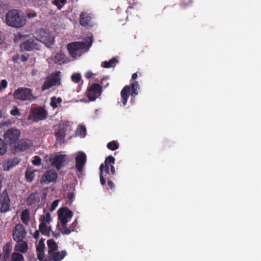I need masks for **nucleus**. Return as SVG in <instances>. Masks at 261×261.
I'll use <instances>...</instances> for the list:
<instances>
[{
  "instance_id": "obj_1",
  "label": "nucleus",
  "mask_w": 261,
  "mask_h": 261,
  "mask_svg": "<svg viewBox=\"0 0 261 261\" xmlns=\"http://www.w3.org/2000/svg\"><path fill=\"white\" fill-rule=\"evenodd\" d=\"M93 36H87L83 42H73L68 44L67 48L70 55L73 58L80 57L88 50L93 43Z\"/></svg>"
},
{
  "instance_id": "obj_2",
  "label": "nucleus",
  "mask_w": 261,
  "mask_h": 261,
  "mask_svg": "<svg viewBox=\"0 0 261 261\" xmlns=\"http://www.w3.org/2000/svg\"><path fill=\"white\" fill-rule=\"evenodd\" d=\"M27 19L20 10L11 9L5 15V23L9 27L20 28L26 23Z\"/></svg>"
},
{
  "instance_id": "obj_3",
  "label": "nucleus",
  "mask_w": 261,
  "mask_h": 261,
  "mask_svg": "<svg viewBox=\"0 0 261 261\" xmlns=\"http://www.w3.org/2000/svg\"><path fill=\"white\" fill-rule=\"evenodd\" d=\"M139 85L138 81H134L130 85L125 86L121 91V97L123 106L126 105L130 95L135 97L138 94Z\"/></svg>"
},
{
  "instance_id": "obj_4",
  "label": "nucleus",
  "mask_w": 261,
  "mask_h": 261,
  "mask_svg": "<svg viewBox=\"0 0 261 261\" xmlns=\"http://www.w3.org/2000/svg\"><path fill=\"white\" fill-rule=\"evenodd\" d=\"M61 73L59 71L51 73L45 78V80L41 87V90L45 91L53 86L61 85Z\"/></svg>"
},
{
  "instance_id": "obj_5",
  "label": "nucleus",
  "mask_w": 261,
  "mask_h": 261,
  "mask_svg": "<svg viewBox=\"0 0 261 261\" xmlns=\"http://www.w3.org/2000/svg\"><path fill=\"white\" fill-rule=\"evenodd\" d=\"M36 35L38 41L39 40L46 46L49 47L52 45L55 42L54 37L48 30L45 29H38L36 32Z\"/></svg>"
},
{
  "instance_id": "obj_6",
  "label": "nucleus",
  "mask_w": 261,
  "mask_h": 261,
  "mask_svg": "<svg viewBox=\"0 0 261 261\" xmlns=\"http://www.w3.org/2000/svg\"><path fill=\"white\" fill-rule=\"evenodd\" d=\"M14 98L21 101H32L35 99L32 90L28 88H18L13 93Z\"/></svg>"
},
{
  "instance_id": "obj_7",
  "label": "nucleus",
  "mask_w": 261,
  "mask_h": 261,
  "mask_svg": "<svg viewBox=\"0 0 261 261\" xmlns=\"http://www.w3.org/2000/svg\"><path fill=\"white\" fill-rule=\"evenodd\" d=\"M30 117V119L35 122L43 120L47 117V112L41 106L35 107L32 109Z\"/></svg>"
},
{
  "instance_id": "obj_8",
  "label": "nucleus",
  "mask_w": 261,
  "mask_h": 261,
  "mask_svg": "<svg viewBox=\"0 0 261 261\" xmlns=\"http://www.w3.org/2000/svg\"><path fill=\"white\" fill-rule=\"evenodd\" d=\"M102 92V87L98 84H92L86 91V95L90 101L95 100L99 97Z\"/></svg>"
},
{
  "instance_id": "obj_9",
  "label": "nucleus",
  "mask_w": 261,
  "mask_h": 261,
  "mask_svg": "<svg viewBox=\"0 0 261 261\" xmlns=\"http://www.w3.org/2000/svg\"><path fill=\"white\" fill-rule=\"evenodd\" d=\"M115 158L112 155H109V156L106 158L105 161V164H102L100 165L99 167V176L100 182L101 185H105V181L103 178V172H105L107 173H108L109 172V170H110V166L114 165L115 163Z\"/></svg>"
},
{
  "instance_id": "obj_10",
  "label": "nucleus",
  "mask_w": 261,
  "mask_h": 261,
  "mask_svg": "<svg viewBox=\"0 0 261 261\" xmlns=\"http://www.w3.org/2000/svg\"><path fill=\"white\" fill-rule=\"evenodd\" d=\"M11 201L6 189L0 193V213H5L10 210Z\"/></svg>"
},
{
  "instance_id": "obj_11",
  "label": "nucleus",
  "mask_w": 261,
  "mask_h": 261,
  "mask_svg": "<svg viewBox=\"0 0 261 261\" xmlns=\"http://www.w3.org/2000/svg\"><path fill=\"white\" fill-rule=\"evenodd\" d=\"M20 135V131L17 129L10 128L7 130L4 134L5 140L13 147V146L18 141Z\"/></svg>"
},
{
  "instance_id": "obj_12",
  "label": "nucleus",
  "mask_w": 261,
  "mask_h": 261,
  "mask_svg": "<svg viewBox=\"0 0 261 261\" xmlns=\"http://www.w3.org/2000/svg\"><path fill=\"white\" fill-rule=\"evenodd\" d=\"M72 212L67 207H61L58 211V219L60 220L62 227L65 225L73 216Z\"/></svg>"
},
{
  "instance_id": "obj_13",
  "label": "nucleus",
  "mask_w": 261,
  "mask_h": 261,
  "mask_svg": "<svg viewBox=\"0 0 261 261\" xmlns=\"http://www.w3.org/2000/svg\"><path fill=\"white\" fill-rule=\"evenodd\" d=\"M94 18L93 14L88 11H82L80 14L79 23L81 25L86 28L93 27L92 20Z\"/></svg>"
},
{
  "instance_id": "obj_14",
  "label": "nucleus",
  "mask_w": 261,
  "mask_h": 261,
  "mask_svg": "<svg viewBox=\"0 0 261 261\" xmlns=\"http://www.w3.org/2000/svg\"><path fill=\"white\" fill-rule=\"evenodd\" d=\"M27 234L24 226L21 224H17L13 230V239L16 242L23 240Z\"/></svg>"
},
{
  "instance_id": "obj_15",
  "label": "nucleus",
  "mask_w": 261,
  "mask_h": 261,
  "mask_svg": "<svg viewBox=\"0 0 261 261\" xmlns=\"http://www.w3.org/2000/svg\"><path fill=\"white\" fill-rule=\"evenodd\" d=\"M21 51H32L39 49L38 39L30 38L21 44L20 46Z\"/></svg>"
},
{
  "instance_id": "obj_16",
  "label": "nucleus",
  "mask_w": 261,
  "mask_h": 261,
  "mask_svg": "<svg viewBox=\"0 0 261 261\" xmlns=\"http://www.w3.org/2000/svg\"><path fill=\"white\" fill-rule=\"evenodd\" d=\"M57 177L58 174L55 170L46 171L42 175L40 179V183L42 185H48L50 182L56 181Z\"/></svg>"
},
{
  "instance_id": "obj_17",
  "label": "nucleus",
  "mask_w": 261,
  "mask_h": 261,
  "mask_svg": "<svg viewBox=\"0 0 261 261\" xmlns=\"http://www.w3.org/2000/svg\"><path fill=\"white\" fill-rule=\"evenodd\" d=\"M75 161L76 171L81 173L87 162L86 154L84 152L79 151L75 158Z\"/></svg>"
},
{
  "instance_id": "obj_18",
  "label": "nucleus",
  "mask_w": 261,
  "mask_h": 261,
  "mask_svg": "<svg viewBox=\"0 0 261 261\" xmlns=\"http://www.w3.org/2000/svg\"><path fill=\"white\" fill-rule=\"evenodd\" d=\"M67 155L66 154H56L51 159V165L59 170L64 166L65 163L67 161Z\"/></svg>"
},
{
  "instance_id": "obj_19",
  "label": "nucleus",
  "mask_w": 261,
  "mask_h": 261,
  "mask_svg": "<svg viewBox=\"0 0 261 261\" xmlns=\"http://www.w3.org/2000/svg\"><path fill=\"white\" fill-rule=\"evenodd\" d=\"M32 144V142L30 139H21L15 143L13 148L16 152H22L30 149Z\"/></svg>"
},
{
  "instance_id": "obj_20",
  "label": "nucleus",
  "mask_w": 261,
  "mask_h": 261,
  "mask_svg": "<svg viewBox=\"0 0 261 261\" xmlns=\"http://www.w3.org/2000/svg\"><path fill=\"white\" fill-rule=\"evenodd\" d=\"M44 240L41 239L36 246V252L38 259L40 261H50L49 258H44V249L45 248Z\"/></svg>"
},
{
  "instance_id": "obj_21",
  "label": "nucleus",
  "mask_w": 261,
  "mask_h": 261,
  "mask_svg": "<svg viewBox=\"0 0 261 261\" xmlns=\"http://www.w3.org/2000/svg\"><path fill=\"white\" fill-rule=\"evenodd\" d=\"M14 250L19 253H25L28 250V244L26 241L22 240L20 242H17L14 247Z\"/></svg>"
},
{
  "instance_id": "obj_22",
  "label": "nucleus",
  "mask_w": 261,
  "mask_h": 261,
  "mask_svg": "<svg viewBox=\"0 0 261 261\" xmlns=\"http://www.w3.org/2000/svg\"><path fill=\"white\" fill-rule=\"evenodd\" d=\"M66 254V251L65 250H62L61 252L57 250L49 255L50 258L49 259L53 261H61L65 257Z\"/></svg>"
},
{
  "instance_id": "obj_23",
  "label": "nucleus",
  "mask_w": 261,
  "mask_h": 261,
  "mask_svg": "<svg viewBox=\"0 0 261 261\" xmlns=\"http://www.w3.org/2000/svg\"><path fill=\"white\" fill-rule=\"evenodd\" d=\"M77 225V220H75L69 227H67V224L66 223V225H65V227H62L61 232L63 234H69L71 232L74 230Z\"/></svg>"
},
{
  "instance_id": "obj_24",
  "label": "nucleus",
  "mask_w": 261,
  "mask_h": 261,
  "mask_svg": "<svg viewBox=\"0 0 261 261\" xmlns=\"http://www.w3.org/2000/svg\"><path fill=\"white\" fill-rule=\"evenodd\" d=\"M19 160L17 158H14L4 163L3 166L5 170L9 171L13 167L18 164Z\"/></svg>"
},
{
  "instance_id": "obj_25",
  "label": "nucleus",
  "mask_w": 261,
  "mask_h": 261,
  "mask_svg": "<svg viewBox=\"0 0 261 261\" xmlns=\"http://www.w3.org/2000/svg\"><path fill=\"white\" fill-rule=\"evenodd\" d=\"M47 245L48 247V254L49 255L53 252L56 251L58 249V246L56 242L53 239H49L47 241Z\"/></svg>"
},
{
  "instance_id": "obj_26",
  "label": "nucleus",
  "mask_w": 261,
  "mask_h": 261,
  "mask_svg": "<svg viewBox=\"0 0 261 261\" xmlns=\"http://www.w3.org/2000/svg\"><path fill=\"white\" fill-rule=\"evenodd\" d=\"M54 135L58 141H61L66 136V129L64 127L59 128L55 131Z\"/></svg>"
},
{
  "instance_id": "obj_27",
  "label": "nucleus",
  "mask_w": 261,
  "mask_h": 261,
  "mask_svg": "<svg viewBox=\"0 0 261 261\" xmlns=\"http://www.w3.org/2000/svg\"><path fill=\"white\" fill-rule=\"evenodd\" d=\"M38 201H39V199L37 196V194L35 193H32L27 198V204L28 206H32Z\"/></svg>"
},
{
  "instance_id": "obj_28",
  "label": "nucleus",
  "mask_w": 261,
  "mask_h": 261,
  "mask_svg": "<svg viewBox=\"0 0 261 261\" xmlns=\"http://www.w3.org/2000/svg\"><path fill=\"white\" fill-rule=\"evenodd\" d=\"M39 229L42 234L48 237L50 236V232L51 229V227L50 225L39 224Z\"/></svg>"
},
{
  "instance_id": "obj_29",
  "label": "nucleus",
  "mask_w": 261,
  "mask_h": 261,
  "mask_svg": "<svg viewBox=\"0 0 261 261\" xmlns=\"http://www.w3.org/2000/svg\"><path fill=\"white\" fill-rule=\"evenodd\" d=\"M52 221L51 215L49 212L46 213L45 215H41L39 218V224L49 225Z\"/></svg>"
},
{
  "instance_id": "obj_30",
  "label": "nucleus",
  "mask_w": 261,
  "mask_h": 261,
  "mask_svg": "<svg viewBox=\"0 0 261 261\" xmlns=\"http://www.w3.org/2000/svg\"><path fill=\"white\" fill-rule=\"evenodd\" d=\"M66 61V56L64 54L61 52L56 54L54 58V62L55 63L61 65L65 63Z\"/></svg>"
},
{
  "instance_id": "obj_31",
  "label": "nucleus",
  "mask_w": 261,
  "mask_h": 261,
  "mask_svg": "<svg viewBox=\"0 0 261 261\" xmlns=\"http://www.w3.org/2000/svg\"><path fill=\"white\" fill-rule=\"evenodd\" d=\"M21 220L25 224L28 225L30 220V212L28 209L23 210L21 214Z\"/></svg>"
},
{
  "instance_id": "obj_32",
  "label": "nucleus",
  "mask_w": 261,
  "mask_h": 261,
  "mask_svg": "<svg viewBox=\"0 0 261 261\" xmlns=\"http://www.w3.org/2000/svg\"><path fill=\"white\" fill-rule=\"evenodd\" d=\"M11 261H24V258L20 253L14 252L11 255Z\"/></svg>"
},
{
  "instance_id": "obj_33",
  "label": "nucleus",
  "mask_w": 261,
  "mask_h": 261,
  "mask_svg": "<svg viewBox=\"0 0 261 261\" xmlns=\"http://www.w3.org/2000/svg\"><path fill=\"white\" fill-rule=\"evenodd\" d=\"M118 62V60L115 58H112L109 61H105L103 63V66L106 68L112 67Z\"/></svg>"
},
{
  "instance_id": "obj_34",
  "label": "nucleus",
  "mask_w": 261,
  "mask_h": 261,
  "mask_svg": "<svg viewBox=\"0 0 261 261\" xmlns=\"http://www.w3.org/2000/svg\"><path fill=\"white\" fill-rule=\"evenodd\" d=\"M25 179L27 182H31L34 179V171L27 170L25 173Z\"/></svg>"
},
{
  "instance_id": "obj_35",
  "label": "nucleus",
  "mask_w": 261,
  "mask_h": 261,
  "mask_svg": "<svg viewBox=\"0 0 261 261\" xmlns=\"http://www.w3.org/2000/svg\"><path fill=\"white\" fill-rule=\"evenodd\" d=\"M119 144L116 141H112L107 144V147L111 150L114 151L118 149Z\"/></svg>"
},
{
  "instance_id": "obj_36",
  "label": "nucleus",
  "mask_w": 261,
  "mask_h": 261,
  "mask_svg": "<svg viewBox=\"0 0 261 261\" xmlns=\"http://www.w3.org/2000/svg\"><path fill=\"white\" fill-rule=\"evenodd\" d=\"M76 134L81 137H84L86 134V128L85 126L80 125L76 129Z\"/></svg>"
},
{
  "instance_id": "obj_37",
  "label": "nucleus",
  "mask_w": 261,
  "mask_h": 261,
  "mask_svg": "<svg viewBox=\"0 0 261 261\" xmlns=\"http://www.w3.org/2000/svg\"><path fill=\"white\" fill-rule=\"evenodd\" d=\"M7 150V145L4 141L0 138V155L5 154Z\"/></svg>"
},
{
  "instance_id": "obj_38",
  "label": "nucleus",
  "mask_w": 261,
  "mask_h": 261,
  "mask_svg": "<svg viewBox=\"0 0 261 261\" xmlns=\"http://www.w3.org/2000/svg\"><path fill=\"white\" fill-rule=\"evenodd\" d=\"M66 2L67 0H54L53 4L56 6L59 10H61Z\"/></svg>"
},
{
  "instance_id": "obj_39",
  "label": "nucleus",
  "mask_w": 261,
  "mask_h": 261,
  "mask_svg": "<svg viewBox=\"0 0 261 261\" xmlns=\"http://www.w3.org/2000/svg\"><path fill=\"white\" fill-rule=\"evenodd\" d=\"M12 249V246L10 243H7L3 247V255H7L10 256V252Z\"/></svg>"
},
{
  "instance_id": "obj_40",
  "label": "nucleus",
  "mask_w": 261,
  "mask_h": 261,
  "mask_svg": "<svg viewBox=\"0 0 261 261\" xmlns=\"http://www.w3.org/2000/svg\"><path fill=\"white\" fill-rule=\"evenodd\" d=\"M62 101V99L60 97L57 98L55 96L53 97L51 99L50 106L53 108H57V103H60Z\"/></svg>"
},
{
  "instance_id": "obj_41",
  "label": "nucleus",
  "mask_w": 261,
  "mask_h": 261,
  "mask_svg": "<svg viewBox=\"0 0 261 261\" xmlns=\"http://www.w3.org/2000/svg\"><path fill=\"white\" fill-rule=\"evenodd\" d=\"M82 77L80 73H75L71 75L72 81L76 84L79 83L81 80Z\"/></svg>"
},
{
  "instance_id": "obj_42",
  "label": "nucleus",
  "mask_w": 261,
  "mask_h": 261,
  "mask_svg": "<svg viewBox=\"0 0 261 261\" xmlns=\"http://www.w3.org/2000/svg\"><path fill=\"white\" fill-rule=\"evenodd\" d=\"M41 159L38 155H35L32 161V164L37 166H39L41 164Z\"/></svg>"
},
{
  "instance_id": "obj_43",
  "label": "nucleus",
  "mask_w": 261,
  "mask_h": 261,
  "mask_svg": "<svg viewBox=\"0 0 261 261\" xmlns=\"http://www.w3.org/2000/svg\"><path fill=\"white\" fill-rule=\"evenodd\" d=\"M10 114L12 116H14L21 115V113H20L18 108L16 106L14 107L13 109H12L10 111Z\"/></svg>"
},
{
  "instance_id": "obj_44",
  "label": "nucleus",
  "mask_w": 261,
  "mask_h": 261,
  "mask_svg": "<svg viewBox=\"0 0 261 261\" xmlns=\"http://www.w3.org/2000/svg\"><path fill=\"white\" fill-rule=\"evenodd\" d=\"M114 176L112 175L110 172V170H109V172L107 173L106 172H104L103 174V178L105 180V183L106 182V180L108 181V178H111L112 180L114 179Z\"/></svg>"
},
{
  "instance_id": "obj_45",
  "label": "nucleus",
  "mask_w": 261,
  "mask_h": 261,
  "mask_svg": "<svg viewBox=\"0 0 261 261\" xmlns=\"http://www.w3.org/2000/svg\"><path fill=\"white\" fill-rule=\"evenodd\" d=\"M74 194L73 192H68L67 194V202L69 203H71L74 198Z\"/></svg>"
},
{
  "instance_id": "obj_46",
  "label": "nucleus",
  "mask_w": 261,
  "mask_h": 261,
  "mask_svg": "<svg viewBox=\"0 0 261 261\" xmlns=\"http://www.w3.org/2000/svg\"><path fill=\"white\" fill-rule=\"evenodd\" d=\"M8 86V82L6 80H3L0 83V91L6 88Z\"/></svg>"
},
{
  "instance_id": "obj_47",
  "label": "nucleus",
  "mask_w": 261,
  "mask_h": 261,
  "mask_svg": "<svg viewBox=\"0 0 261 261\" xmlns=\"http://www.w3.org/2000/svg\"><path fill=\"white\" fill-rule=\"evenodd\" d=\"M58 203H59L58 200H54L51 204L50 210L54 211V210H55V208L57 207V206L58 205Z\"/></svg>"
},
{
  "instance_id": "obj_48",
  "label": "nucleus",
  "mask_w": 261,
  "mask_h": 261,
  "mask_svg": "<svg viewBox=\"0 0 261 261\" xmlns=\"http://www.w3.org/2000/svg\"><path fill=\"white\" fill-rule=\"evenodd\" d=\"M0 261H10V256L0 254Z\"/></svg>"
},
{
  "instance_id": "obj_49",
  "label": "nucleus",
  "mask_w": 261,
  "mask_h": 261,
  "mask_svg": "<svg viewBox=\"0 0 261 261\" xmlns=\"http://www.w3.org/2000/svg\"><path fill=\"white\" fill-rule=\"evenodd\" d=\"M108 185L111 189H114L115 185L111 178H108Z\"/></svg>"
},
{
  "instance_id": "obj_50",
  "label": "nucleus",
  "mask_w": 261,
  "mask_h": 261,
  "mask_svg": "<svg viewBox=\"0 0 261 261\" xmlns=\"http://www.w3.org/2000/svg\"><path fill=\"white\" fill-rule=\"evenodd\" d=\"M94 74L92 73V71H87L85 74V78H86L87 79H90L91 77H92V75H93Z\"/></svg>"
},
{
  "instance_id": "obj_51",
  "label": "nucleus",
  "mask_w": 261,
  "mask_h": 261,
  "mask_svg": "<svg viewBox=\"0 0 261 261\" xmlns=\"http://www.w3.org/2000/svg\"><path fill=\"white\" fill-rule=\"evenodd\" d=\"M110 169L111 170L110 171V172L112 175H116V171L115 167L114 166V165H112L110 166Z\"/></svg>"
},
{
  "instance_id": "obj_52",
  "label": "nucleus",
  "mask_w": 261,
  "mask_h": 261,
  "mask_svg": "<svg viewBox=\"0 0 261 261\" xmlns=\"http://www.w3.org/2000/svg\"><path fill=\"white\" fill-rule=\"evenodd\" d=\"M27 16L28 18H32L37 16V13L36 12L28 13Z\"/></svg>"
},
{
  "instance_id": "obj_53",
  "label": "nucleus",
  "mask_w": 261,
  "mask_h": 261,
  "mask_svg": "<svg viewBox=\"0 0 261 261\" xmlns=\"http://www.w3.org/2000/svg\"><path fill=\"white\" fill-rule=\"evenodd\" d=\"M40 232V231H39V229L36 230L35 231L34 233L33 237L35 239H38L39 238V237Z\"/></svg>"
},
{
  "instance_id": "obj_54",
  "label": "nucleus",
  "mask_w": 261,
  "mask_h": 261,
  "mask_svg": "<svg viewBox=\"0 0 261 261\" xmlns=\"http://www.w3.org/2000/svg\"><path fill=\"white\" fill-rule=\"evenodd\" d=\"M21 59L22 62H25L28 61V58L24 55H22L21 57Z\"/></svg>"
},
{
  "instance_id": "obj_55",
  "label": "nucleus",
  "mask_w": 261,
  "mask_h": 261,
  "mask_svg": "<svg viewBox=\"0 0 261 261\" xmlns=\"http://www.w3.org/2000/svg\"><path fill=\"white\" fill-rule=\"evenodd\" d=\"M138 77V74L137 73H134L132 74V80H136Z\"/></svg>"
},
{
  "instance_id": "obj_56",
  "label": "nucleus",
  "mask_w": 261,
  "mask_h": 261,
  "mask_svg": "<svg viewBox=\"0 0 261 261\" xmlns=\"http://www.w3.org/2000/svg\"><path fill=\"white\" fill-rule=\"evenodd\" d=\"M2 180L0 179V193H1V190L3 187Z\"/></svg>"
},
{
  "instance_id": "obj_57",
  "label": "nucleus",
  "mask_w": 261,
  "mask_h": 261,
  "mask_svg": "<svg viewBox=\"0 0 261 261\" xmlns=\"http://www.w3.org/2000/svg\"><path fill=\"white\" fill-rule=\"evenodd\" d=\"M4 40L2 38V36L0 35V45L3 42Z\"/></svg>"
},
{
  "instance_id": "obj_58",
  "label": "nucleus",
  "mask_w": 261,
  "mask_h": 261,
  "mask_svg": "<svg viewBox=\"0 0 261 261\" xmlns=\"http://www.w3.org/2000/svg\"><path fill=\"white\" fill-rule=\"evenodd\" d=\"M3 116V114L1 111L0 110V118H1Z\"/></svg>"
},
{
  "instance_id": "obj_59",
  "label": "nucleus",
  "mask_w": 261,
  "mask_h": 261,
  "mask_svg": "<svg viewBox=\"0 0 261 261\" xmlns=\"http://www.w3.org/2000/svg\"><path fill=\"white\" fill-rule=\"evenodd\" d=\"M72 3L75 1V0H70Z\"/></svg>"
}]
</instances>
